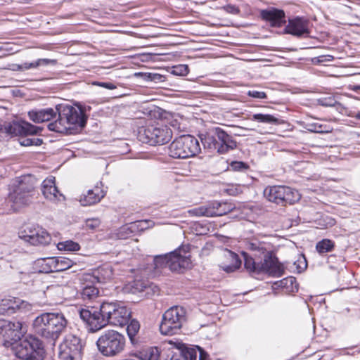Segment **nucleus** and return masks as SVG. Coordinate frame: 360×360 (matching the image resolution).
<instances>
[{
	"instance_id": "nucleus-51",
	"label": "nucleus",
	"mask_w": 360,
	"mask_h": 360,
	"mask_svg": "<svg viewBox=\"0 0 360 360\" xmlns=\"http://www.w3.org/2000/svg\"><path fill=\"white\" fill-rule=\"evenodd\" d=\"M60 291H61V288L60 286L53 285V286L47 289V291L46 292V295H49V296H51L53 292H60Z\"/></svg>"
},
{
	"instance_id": "nucleus-9",
	"label": "nucleus",
	"mask_w": 360,
	"mask_h": 360,
	"mask_svg": "<svg viewBox=\"0 0 360 360\" xmlns=\"http://www.w3.org/2000/svg\"><path fill=\"white\" fill-rule=\"evenodd\" d=\"M172 136V132L170 128L160 124L142 127L138 132L139 140L151 146L167 143L170 141Z\"/></svg>"
},
{
	"instance_id": "nucleus-6",
	"label": "nucleus",
	"mask_w": 360,
	"mask_h": 360,
	"mask_svg": "<svg viewBox=\"0 0 360 360\" xmlns=\"http://www.w3.org/2000/svg\"><path fill=\"white\" fill-rule=\"evenodd\" d=\"M155 269L168 267L172 271H181L191 266V255L187 246H181L174 251L164 255H156L153 258Z\"/></svg>"
},
{
	"instance_id": "nucleus-7",
	"label": "nucleus",
	"mask_w": 360,
	"mask_h": 360,
	"mask_svg": "<svg viewBox=\"0 0 360 360\" xmlns=\"http://www.w3.org/2000/svg\"><path fill=\"white\" fill-rule=\"evenodd\" d=\"M125 337L115 330L104 331L96 341L100 353L106 357H114L121 354L125 347Z\"/></svg>"
},
{
	"instance_id": "nucleus-11",
	"label": "nucleus",
	"mask_w": 360,
	"mask_h": 360,
	"mask_svg": "<svg viewBox=\"0 0 360 360\" xmlns=\"http://www.w3.org/2000/svg\"><path fill=\"white\" fill-rule=\"evenodd\" d=\"M264 196L277 205L294 204L301 197L298 191L285 186H268L264 190Z\"/></svg>"
},
{
	"instance_id": "nucleus-39",
	"label": "nucleus",
	"mask_w": 360,
	"mask_h": 360,
	"mask_svg": "<svg viewBox=\"0 0 360 360\" xmlns=\"http://www.w3.org/2000/svg\"><path fill=\"white\" fill-rule=\"evenodd\" d=\"M304 128L309 131L314 133H327L329 130L326 125L321 124L318 122H311L304 124Z\"/></svg>"
},
{
	"instance_id": "nucleus-43",
	"label": "nucleus",
	"mask_w": 360,
	"mask_h": 360,
	"mask_svg": "<svg viewBox=\"0 0 360 360\" xmlns=\"http://www.w3.org/2000/svg\"><path fill=\"white\" fill-rule=\"evenodd\" d=\"M189 72L187 65L180 64L172 68V73L178 76H186Z\"/></svg>"
},
{
	"instance_id": "nucleus-28",
	"label": "nucleus",
	"mask_w": 360,
	"mask_h": 360,
	"mask_svg": "<svg viewBox=\"0 0 360 360\" xmlns=\"http://www.w3.org/2000/svg\"><path fill=\"white\" fill-rule=\"evenodd\" d=\"M35 265L40 273L56 272L54 257L38 259L35 262Z\"/></svg>"
},
{
	"instance_id": "nucleus-34",
	"label": "nucleus",
	"mask_w": 360,
	"mask_h": 360,
	"mask_svg": "<svg viewBox=\"0 0 360 360\" xmlns=\"http://www.w3.org/2000/svg\"><path fill=\"white\" fill-rule=\"evenodd\" d=\"M54 262L56 272L67 270L74 264V262L72 259L65 257H54Z\"/></svg>"
},
{
	"instance_id": "nucleus-25",
	"label": "nucleus",
	"mask_w": 360,
	"mask_h": 360,
	"mask_svg": "<svg viewBox=\"0 0 360 360\" xmlns=\"http://www.w3.org/2000/svg\"><path fill=\"white\" fill-rule=\"evenodd\" d=\"M149 290H152L153 294H158L159 288L156 285H148V283L140 280L134 281L130 285V291L133 294L146 292V295H149Z\"/></svg>"
},
{
	"instance_id": "nucleus-50",
	"label": "nucleus",
	"mask_w": 360,
	"mask_h": 360,
	"mask_svg": "<svg viewBox=\"0 0 360 360\" xmlns=\"http://www.w3.org/2000/svg\"><path fill=\"white\" fill-rule=\"evenodd\" d=\"M319 103L323 106H333L335 101L333 98H323L319 100Z\"/></svg>"
},
{
	"instance_id": "nucleus-35",
	"label": "nucleus",
	"mask_w": 360,
	"mask_h": 360,
	"mask_svg": "<svg viewBox=\"0 0 360 360\" xmlns=\"http://www.w3.org/2000/svg\"><path fill=\"white\" fill-rule=\"evenodd\" d=\"M160 350L156 347L146 349L141 353L142 360H159Z\"/></svg>"
},
{
	"instance_id": "nucleus-2",
	"label": "nucleus",
	"mask_w": 360,
	"mask_h": 360,
	"mask_svg": "<svg viewBox=\"0 0 360 360\" xmlns=\"http://www.w3.org/2000/svg\"><path fill=\"white\" fill-rule=\"evenodd\" d=\"M81 319L87 324L90 332L94 333L107 325L122 327L128 324L130 310L120 302H101L98 307L91 306L79 311Z\"/></svg>"
},
{
	"instance_id": "nucleus-3",
	"label": "nucleus",
	"mask_w": 360,
	"mask_h": 360,
	"mask_svg": "<svg viewBox=\"0 0 360 360\" xmlns=\"http://www.w3.org/2000/svg\"><path fill=\"white\" fill-rule=\"evenodd\" d=\"M0 328L4 336L10 340L15 355L22 360H42L44 348L41 342L33 335L24 337L26 330L18 321H3Z\"/></svg>"
},
{
	"instance_id": "nucleus-24",
	"label": "nucleus",
	"mask_w": 360,
	"mask_h": 360,
	"mask_svg": "<svg viewBox=\"0 0 360 360\" xmlns=\"http://www.w3.org/2000/svg\"><path fill=\"white\" fill-rule=\"evenodd\" d=\"M182 358L184 360H196L198 354V360H210L209 354L200 347L195 346L191 348L182 349Z\"/></svg>"
},
{
	"instance_id": "nucleus-23",
	"label": "nucleus",
	"mask_w": 360,
	"mask_h": 360,
	"mask_svg": "<svg viewBox=\"0 0 360 360\" xmlns=\"http://www.w3.org/2000/svg\"><path fill=\"white\" fill-rule=\"evenodd\" d=\"M104 196V191L96 186L94 188L89 189L86 194L82 195L79 201L82 206H91L99 202Z\"/></svg>"
},
{
	"instance_id": "nucleus-16",
	"label": "nucleus",
	"mask_w": 360,
	"mask_h": 360,
	"mask_svg": "<svg viewBox=\"0 0 360 360\" xmlns=\"http://www.w3.org/2000/svg\"><path fill=\"white\" fill-rule=\"evenodd\" d=\"M41 130V127L33 125L26 121L13 122L0 128L1 131H4L12 136L37 134H39Z\"/></svg>"
},
{
	"instance_id": "nucleus-49",
	"label": "nucleus",
	"mask_w": 360,
	"mask_h": 360,
	"mask_svg": "<svg viewBox=\"0 0 360 360\" xmlns=\"http://www.w3.org/2000/svg\"><path fill=\"white\" fill-rule=\"evenodd\" d=\"M93 84L95 86L103 87V88L110 89V90H112V89H115L117 88L116 85H115L112 82H93Z\"/></svg>"
},
{
	"instance_id": "nucleus-53",
	"label": "nucleus",
	"mask_w": 360,
	"mask_h": 360,
	"mask_svg": "<svg viewBox=\"0 0 360 360\" xmlns=\"http://www.w3.org/2000/svg\"><path fill=\"white\" fill-rule=\"evenodd\" d=\"M354 117H355L356 119L357 120H360V111H359L355 115L353 116Z\"/></svg>"
},
{
	"instance_id": "nucleus-36",
	"label": "nucleus",
	"mask_w": 360,
	"mask_h": 360,
	"mask_svg": "<svg viewBox=\"0 0 360 360\" xmlns=\"http://www.w3.org/2000/svg\"><path fill=\"white\" fill-rule=\"evenodd\" d=\"M56 247L60 251L75 252L80 250L79 244L71 240L59 242Z\"/></svg>"
},
{
	"instance_id": "nucleus-38",
	"label": "nucleus",
	"mask_w": 360,
	"mask_h": 360,
	"mask_svg": "<svg viewBox=\"0 0 360 360\" xmlns=\"http://www.w3.org/2000/svg\"><path fill=\"white\" fill-rule=\"evenodd\" d=\"M154 226V222L151 220H141L137 221L134 223H131L130 224V226L129 228L127 227H122V230H127V229H138L139 231H143L145 229H149L150 227H153Z\"/></svg>"
},
{
	"instance_id": "nucleus-42",
	"label": "nucleus",
	"mask_w": 360,
	"mask_h": 360,
	"mask_svg": "<svg viewBox=\"0 0 360 360\" xmlns=\"http://www.w3.org/2000/svg\"><path fill=\"white\" fill-rule=\"evenodd\" d=\"M136 75L141 76L143 80L145 81H153L155 82H160L163 81L164 77L158 73H151V72H139L136 73Z\"/></svg>"
},
{
	"instance_id": "nucleus-21",
	"label": "nucleus",
	"mask_w": 360,
	"mask_h": 360,
	"mask_svg": "<svg viewBox=\"0 0 360 360\" xmlns=\"http://www.w3.org/2000/svg\"><path fill=\"white\" fill-rule=\"evenodd\" d=\"M285 30L286 33L297 37H302L309 33L307 21L300 18L289 20Z\"/></svg>"
},
{
	"instance_id": "nucleus-33",
	"label": "nucleus",
	"mask_w": 360,
	"mask_h": 360,
	"mask_svg": "<svg viewBox=\"0 0 360 360\" xmlns=\"http://www.w3.org/2000/svg\"><path fill=\"white\" fill-rule=\"evenodd\" d=\"M335 242L330 239H322L316 245V250L320 255H323L333 250Z\"/></svg>"
},
{
	"instance_id": "nucleus-48",
	"label": "nucleus",
	"mask_w": 360,
	"mask_h": 360,
	"mask_svg": "<svg viewBox=\"0 0 360 360\" xmlns=\"http://www.w3.org/2000/svg\"><path fill=\"white\" fill-rule=\"evenodd\" d=\"M222 9L228 13L236 15L240 13L239 8L233 4H227L222 7Z\"/></svg>"
},
{
	"instance_id": "nucleus-27",
	"label": "nucleus",
	"mask_w": 360,
	"mask_h": 360,
	"mask_svg": "<svg viewBox=\"0 0 360 360\" xmlns=\"http://www.w3.org/2000/svg\"><path fill=\"white\" fill-rule=\"evenodd\" d=\"M98 295V289L89 283L86 284L80 291V298L86 303L94 302Z\"/></svg>"
},
{
	"instance_id": "nucleus-30",
	"label": "nucleus",
	"mask_w": 360,
	"mask_h": 360,
	"mask_svg": "<svg viewBox=\"0 0 360 360\" xmlns=\"http://www.w3.org/2000/svg\"><path fill=\"white\" fill-rule=\"evenodd\" d=\"M19 307L15 298H5L0 300V314H11Z\"/></svg>"
},
{
	"instance_id": "nucleus-19",
	"label": "nucleus",
	"mask_w": 360,
	"mask_h": 360,
	"mask_svg": "<svg viewBox=\"0 0 360 360\" xmlns=\"http://www.w3.org/2000/svg\"><path fill=\"white\" fill-rule=\"evenodd\" d=\"M112 276V270L110 265H103L94 269L91 274L84 276L83 280L91 283H105Z\"/></svg>"
},
{
	"instance_id": "nucleus-18",
	"label": "nucleus",
	"mask_w": 360,
	"mask_h": 360,
	"mask_svg": "<svg viewBox=\"0 0 360 360\" xmlns=\"http://www.w3.org/2000/svg\"><path fill=\"white\" fill-rule=\"evenodd\" d=\"M215 134L217 138V152L219 153L224 154L236 148V141L222 129L216 127Z\"/></svg>"
},
{
	"instance_id": "nucleus-8",
	"label": "nucleus",
	"mask_w": 360,
	"mask_h": 360,
	"mask_svg": "<svg viewBox=\"0 0 360 360\" xmlns=\"http://www.w3.org/2000/svg\"><path fill=\"white\" fill-rule=\"evenodd\" d=\"M200 152L198 140L191 135H183L174 139L169 147V154L173 158L186 159Z\"/></svg>"
},
{
	"instance_id": "nucleus-13",
	"label": "nucleus",
	"mask_w": 360,
	"mask_h": 360,
	"mask_svg": "<svg viewBox=\"0 0 360 360\" xmlns=\"http://www.w3.org/2000/svg\"><path fill=\"white\" fill-rule=\"evenodd\" d=\"M27 177H22L13 185V190L9 193V200L17 206L28 205L32 199L34 186L27 181Z\"/></svg>"
},
{
	"instance_id": "nucleus-22",
	"label": "nucleus",
	"mask_w": 360,
	"mask_h": 360,
	"mask_svg": "<svg viewBox=\"0 0 360 360\" xmlns=\"http://www.w3.org/2000/svg\"><path fill=\"white\" fill-rule=\"evenodd\" d=\"M58 113V108L53 109L47 108L39 110H32L28 112L30 120L35 123L48 122L56 117Z\"/></svg>"
},
{
	"instance_id": "nucleus-32",
	"label": "nucleus",
	"mask_w": 360,
	"mask_h": 360,
	"mask_svg": "<svg viewBox=\"0 0 360 360\" xmlns=\"http://www.w3.org/2000/svg\"><path fill=\"white\" fill-rule=\"evenodd\" d=\"M252 121H257L260 123L278 124L279 123L278 119L272 115L256 113L253 114L250 118Z\"/></svg>"
},
{
	"instance_id": "nucleus-12",
	"label": "nucleus",
	"mask_w": 360,
	"mask_h": 360,
	"mask_svg": "<svg viewBox=\"0 0 360 360\" xmlns=\"http://www.w3.org/2000/svg\"><path fill=\"white\" fill-rule=\"evenodd\" d=\"M84 344L75 335L68 334L60 345L58 356L61 360H79Z\"/></svg>"
},
{
	"instance_id": "nucleus-15",
	"label": "nucleus",
	"mask_w": 360,
	"mask_h": 360,
	"mask_svg": "<svg viewBox=\"0 0 360 360\" xmlns=\"http://www.w3.org/2000/svg\"><path fill=\"white\" fill-rule=\"evenodd\" d=\"M19 238L32 245H47L51 237L47 231L39 226L30 225L19 233Z\"/></svg>"
},
{
	"instance_id": "nucleus-17",
	"label": "nucleus",
	"mask_w": 360,
	"mask_h": 360,
	"mask_svg": "<svg viewBox=\"0 0 360 360\" xmlns=\"http://www.w3.org/2000/svg\"><path fill=\"white\" fill-rule=\"evenodd\" d=\"M41 192L44 198L50 201H61L65 200L64 195L60 193L56 186V179L50 176L41 184Z\"/></svg>"
},
{
	"instance_id": "nucleus-1",
	"label": "nucleus",
	"mask_w": 360,
	"mask_h": 360,
	"mask_svg": "<svg viewBox=\"0 0 360 360\" xmlns=\"http://www.w3.org/2000/svg\"><path fill=\"white\" fill-rule=\"evenodd\" d=\"M245 250L241 251L245 267L250 272L265 273L273 277L284 274V267L273 253L271 242L258 238L243 241Z\"/></svg>"
},
{
	"instance_id": "nucleus-47",
	"label": "nucleus",
	"mask_w": 360,
	"mask_h": 360,
	"mask_svg": "<svg viewBox=\"0 0 360 360\" xmlns=\"http://www.w3.org/2000/svg\"><path fill=\"white\" fill-rule=\"evenodd\" d=\"M247 94L256 99H264L266 98V94L264 91H259L256 90H249Z\"/></svg>"
},
{
	"instance_id": "nucleus-52",
	"label": "nucleus",
	"mask_w": 360,
	"mask_h": 360,
	"mask_svg": "<svg viewBox=\"0 0 360 360\" xmlns=\"http://www.w3.org/2000/svg\"><path fill=\"white\" fill-rule=\"evenodd\" d=\"M352 89L355 92H358L359 91H360V85H355L352 87Z\"/></svg>"
},
{
	"instance_id": "nucleus-4",
	"label": "nucleus",
	"mask_w": 360,
	"mask_h": 360,
	"mask_svg": "<svg viewBox=\"0 0 360 360\" xmlns=\"http://www.w3.org/2000/svg\"><path fill=\"white\" fill-rule=\"evenodd\" d=\"M68 320L61 312H44L33 321L34 332L44 338L56 340L65 330Z\"/></svg>"
},
{
	"instance_id": "nucleus-26",
	"label": "nucleus",
	"mask_w": 360,
	"mask_h": 360,
	"mask_svg": "<svg viewBox=\"0 0 360 360\" xmlns=\"http://www.w3.org/2000/svg\"><path fill=\"white\" fill-rule=\"evenodd\" d=\"M225 257L230 261V264H224L221 268L226 272H233L238 269L241 264V260L238 255L235 252L226 250L224 252Z\"/></svg>"
},
{
	"instance_id": "nucleus-5",
	"label": "nucleus",
	"mask_w": 360,
	"mask_h": 360,
	"mask_svg": "<svg viewBox=\"0 0 360 360\" xmlns=\"http://www.w3.org/2000/svg\"><path fill=\"white\" fill-rule=\"evenodd\" d=\"M58 119L48 124L50 131L64 133L68 130L83 128L86 122L84 110L79 107L65 105L61 110L58 109Z\"/></svg>"
},
{
	"instance_id": "nucleus-14",
	"label": "nucleus",
	"mask_w": 360,
	"mask_h": 360,
	"mask_svg": "<svg viewBox=\"0 0 360 360\" xmlns=\"http://www.w3.org/2000/svg\"><path fill=\"white\" fill-rule=\"evenodd\" d=\"M232 210V205L226 202L211 201L189 210L188 213L195 217H214L225 215Z\"/></svg>"
},
{
	"instance_id": "nucleus-45",
	"label": "nucleus",
	"mask_w": 360,
	"mask_h": 360,
	"mask_svg": "<svg viewBox=\"0 0 360 360\" xmlns=\"http://www.w3.org/2000/svg\"><path fill=\"white\" fill-rule=\"evenodd\" d=\"M294 265L296 266V269L298 273H301L304 271L307 267V263L305 257L301 256L299 259L294 262Z\"/></svg>"
},
{
	"instance_id": "nucleus-29",
	"label": "nucleus",
	"mask_w": 360,
	"mask_h": 360,
	"mask_svg": "<svg viewBox=\"0 0 360 360\" xmlns=\"http://www.w3.org/2000/svg\"><path fill=\"white\" fill-rule=\"evenodd\" d=\"M57 63V60L55 59H48V58H39L34 62H25L22 64L20 65L18 67L19 70H27L30 69L37 68L40 66H47L49 65H55Z\"/></svg>"
},
{
	"instance_id": "nucleus-37",
	"label": "nucleus",
	"mask_w": 360,
	"mask_h": 360,
	"mask_svg": "<svg viewBox=\"0 0 360 360\" xmlns=\"http://www.w3.org/2000/svg\"><path fill=\"white\" fill-rule=\"evenodd\" d=\"M140 329V324L136 320H131L127 325V333L131 342L134 345L136 343L135 336Z\"/></svg>"
},
{
	"instance_id": "nucleus-31",
	"label": "nucleus",
	"mask_w": 360,
	"mask_h": 360,
	"mask_svg": "<svg viewBox=\"0 0 360 360\" xmlns=\"http://www.w3.org/2000/svg\"><path fill=\"white\" fill-rule=\"evenodd\" d=\"M278 287L286 289V292H297L298 288L295 277H286L275 283Z\"/></svg>"
},
{
	"instance_id": "nucleus-44",
	"label": "nucleus",
	"mask_w": 360,
	"mask_h": 360,
	"mask_svg": "<svg viewBox=\"0 0 360 360\" xmlns=\"http://www.w3.org/2000/svg\"><path fill=\"white\" fill-rule=\"evenodd\" d=\"M230 169L235 172H245L249 169V165L241 161H233L230 164Z\"/></svg>"
},
{
	"instance_id": "nucleus-20",
	"label": "nucleus",
	"mask_w": 360,
	"mask_h": 360,
	"mask_svg": "<svg viewBox=\"0 0 360 360\" xmlns=\"http://www.w3.org/2000/svg\"><path fill=\"white\" fill-rule=\"evenodd\" d=\"M262 18L272 27H281L286 22L285 13L283 10L270 8L261 12Z\"/></svg>"
},
{
	"instance_id": "nucleus-40",
	"label": "nucleus",
	"mask_w": 360,
	"mask_h": 360,
	"mask_svg": "<svg viewBox=\"0 0 360 360\" xmlns=\"http://www.w3.org/2000/svg\"><path fill=\"white\" fill-rule=\"evenodd\" d=\"M201 140L205 148H207L210 150H216L217 151V135L215 134V129L214 130L213 135H205V137Z\"/></svg>"
},
{
	"instance_id": "nucleus-10",
	"label": "nucleus",
	"mask_w": 360,
	"mask_h": 360,
	"mask_svg": "<svg viewBox=\"0 0 360 360\" xmlns=\"http://www.w3.org/2000/svg\"><path fill=\"white\" fill-rule=\"evenodd\" d=\"M186 321V311L179 306H174L162 315L160 331L165 335L176 334Z\"/></svg>"
},
{
	"instance_id": "nucleus-46",
	"label": "nucleus",
	"mask_w": 360,
	"mask_h": 360,
	"mask_svg": "<svg viewBox=\"0 0 360 360\" xmlns=\"http://www.w3.org/2000/svg\"><path fill=\"white\" fill-rule=\"evenodd\" d=\"M101 224V220L98 218L87 219L85 221V226L86 229L90 230H95L99 227Z\"/></svg>"
},
{
	"instance_id": "nucleus-41",
	"label": "nucleus",
	"mask_w": 360,
	"mask_h": 360,
	"mask_svg": "<svg viewBox=\"0 0 360 360\" xmlns=\"http://www.w3.org/2000/svg\"><path fill=\"white\" fill-rule=\"evenodd\" d=\"M41 131L39 134H37L36 135L41 134V132L43 130V128L42 127H41ZM31 135L32 134H30L29 136H31ZM27 136V135H24L23 136H25V137L20 139V144L21 146H41L43 143V140L41 139L26 138Z\"/></svg>"
}]
</instances>
